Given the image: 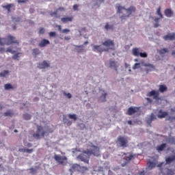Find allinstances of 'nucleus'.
Wrapping results in <instances>:
<instances>
[{
  "instance_id": "obj_1",
  "label": "nucleus",
  "mask_w": 175,
  "mask_h": 175,
  "mask_svg": "<svg viewBox=\"0 0 175 175\" xmlns=\"http://www.w3.org/2000/svg\"><path fill=\"white\" fill-rule=\"evenodd\" d=\"M90 147L92 150L88 149L87 150H83L82 154L77 156V159L85 163H90V157L91 155H94V157H99L100 155L99 147L95 145H92Z\"/></svg>"
},
{
  "instance_id": "obj_2",
  "label": "nucleus",
  "mask_w": 175,
  "mask_h": 175,
  "mask_svg": "<svg viewBox=\"0 0 175 175\" xmlns=\"http://www.w3.org/2000/svg\"><path fill=\"white\" fill-rule=\"evenodd\" d=\"M116 8L118 9V13L120 14H122L120 16L121 21H124V20H126L131 14L136 12V7L131 6L129 8H124V7L121 6L120 4L116 5Z\"/></svg>"
},
{
  "instance_id": "obj_3",
  "label": "nucleus",
  "mask_w": 175,
  "mask_h": 175,
  "mask_svg": "<svg viewBox=\"0 0 175 175\" xmlns=\"http://www.w3.org/2000/svg\"><path fill=\"white\" fill-rule=\"evenodd\" d=\"M37 130L36 133L33 135V137L34 139H36L37 140L40 139L41 137H44V136H49L50 133H53V130L51 129H47L44 131V129L43 126L37 125Z\"/></svg>"
},
{
  "instance_id": "obj_4",
  "label": "nucleus",
  "mask_w": 175,
  "mask_h": 175,
  "mask_svg": "<svg viewBox=\"0 0 175 175\" xmlns=\"http://www.w3.org/2000/svg\"><path fill=\"white\" fill-rule=\"evenodd\" d=\"M122 159L124 161L122 164V167L128 166L129 163H131V161H133L137 158L138 154L132 152H122Z\"/></svg>"
},
{
  "instance_id": "obj_5",
  "label": "nucleus",
  "mask_w": 175,
  "mask_h": 175,
  "mask_svg": "<svg viewBox=\"0 0 175 175\" xmlns=\"http://www.w3.org/2000/svg\"><path fill=\"white\" fill-rule=\"evenodd\" d=\"M18 44V41L16 40V38L9 35L6 38H0V46H4V44H7V46H10V44Z\"/></svg>"
},
{
  "instance_id": "obj_6",
  "label": "nucleus",
  "mask_w": 175,
  "mask_h": 175,
  "mask_svg": "<svg viewBox=\"0 0 175 175\" xmlns=\"http://www.w3.org/2000/svg\"><path fill=\"white\" fill-rule=\"evenodd\" d=\"M128 137H125L124 136L120 135L118 137L116 140V144L120 146V147H123V148H126L128 147Z\"/></svg>"
},
{
  "instance_id": "obj_7",
  "label": "nucleus",
  "mask_w": 175,
  "mask_h": 175,
  "mask_svg": "<svg viewBox=\"0 0 175 175\" xmlns=\"http://www.w3.org/2000/svg\"><path fill=\"white\" fill-rule=\"evenodd\" d=\"M162 165H163V163H161L158 165V167H160V172L163 175H174L175 174V171H173L172 170H169V168H163Z\"/></svg>"
},
{
  "instance_id": "obj_8",
  "label": "nucleus",
  "mask_w": 175,
  "mask_h": 175,
  "mask_svg": "<svg viewBox=\"0 0 175 175\" xmlns=\"http://www.w3.org/2000/svg\"><path fill=\"white\" fill-rule=\"evenodd\" d=\"M141 65H142V66L145 67V72L146 73H148L149 72H152V70H154V69H155V66H154V64H151L149 63H145L144 62H141Z\"/></svg>"
},
{
  "instance_id": "obj_9",
  "label": "nucleus",
  "mask_w": 175,
  "mask_h": 175,
  "mask_svg": "<svg viewBox=\"0 0 175 175\" xmlns=\"http://www.w3.org/2000/svg\"><path fill=\"white\" fill-rule=\"evenodd\" d=\"M54 159L60 165H64V163H65L64 161H68V158L66 157V156H59L58 154H55L54 156Z\"/></svg>"
},
{
  "instance_id": "obj_10",
  "label": "nucleus",
  "mask_w": 175,
  "mask_h": 175,
  "mask_svg": "<svg viewBox=\"0 0 175 175\" xmlns=\"http://www.w3.org/2000/svg\"><path fill=\"white\" fill-rule=\"evenodd\" d=\"M80 169L82 170V172H87V170H88V167H80L79 164H74L71 167V170H72V172H79Z\"/></svg>"
},
{
  "instance_id": "obj_11",
  "label": "nucleus",
  "mask_w": 175,
  "mask_h": 175,
  "mask_svg": "<svg viewBox=\"0 0 175 175\" xmlns=\"http://www.w3.org/2000/svg\"><path fill=\"white\" fill-rule=\"evenodd\" d=\"M147 96H153V99L158 100L159 99V92L152 90L147 94Z\"/></svg>"
},
{
  "instance_id": "obj_12",
  "label": "nucleus",
  "mask_w": 175,
  "mask_h": 175,
  "mask_svg": "<svg viewBox=\"0 0 175 175\" xmlns=\"http://www.w3.org/2000/svg\"><path fill=\"white\" fill-rule=\"evenodd\" d=\"M137 111H139V107H129L127 111L128 116H132L133 114H135V113H137Z\"/></svg>"
},
{
  "instance_id": "obj_13",
  "label": "nucleus",
  "mask_w": 175,
  "mask_h": 175,
  "mask_svg": "<svg viewBox=\"0 0 175 175\" xmlns=\"http://www.w3.org/2000/svg\"><path fill=\"white\" fill-rule=\"evenodd\" d=\"M109 66L110 68H113L116 72H118V66H120V64L117 62L110 61Z\"/></svg>"
},
{
  "instance_id": "obj_14",
  "label": "nucleus",
  "mask_w": 175,
  "mask_h": 175,
  "mask_svg": "<svg viewBox=\"0 0 175 175\" xmlns=\"http://www.w3.org/2000/svg\"><path fill=\"white\" fill-rule=\"evenodd\" d=\"M61 21L64 24H66V23H69V22L72 23V21H73V16H66V17L62 18Z\"/></svg>"
},
{
  "instance_id": "obj_15",
  "label": "nucleus",
  "mask_w": 175,
  "mask_h": 175,
  "mask_svg": "<svg viewBox=\"0 0 175 175\" xmlns=\"http://www.w3.org/2000/svg\"><path fill=\"white\" fill-rule=\"evenodd\" d=\"M175 161V155L167 157L165 158V165H170L172 162Z\"/></svg>"
},
{
  "instance_id": "obj_16",
  "label": "nucleus",
  "mask_w": 175,
  "mask_h": 175,
  "mask_svg": "<svg viewBox=\"0 0 175 175\" xmlns=\"http://www.w3.org/2000/svg\"><path fill=\"white\" fill-rule=\"evenodd\" d=\"M164 40H175V33L167 34L163 36Z\"/></svg>"
},
{
  "instance_id": "obj_17",
  "label": "nucleus",
  "mask_w": 175,
  "mask_h": 175,
  "mask_svg": "<svg viewBox=\"0 0 175 175\" xmlns=\"http://www.w3.org/2000/svg\"><path fill=\"white\" fill-rule=\"evenodd\" d=\"M49 66L50 64L47 63L46 61H44L38 64V68L40 69H46V68H49Z\"/></svg>"
},
{
  "instance_id": "obj_18",
  "label": "nucleus",
  "mask_w": 175,
  "mask_h": 175,
  "mask_svg": "<svg viewBox=\"0 0 175 175\" xmlns=\"http://www.w3.org/2000/svg\"><path fill=\"white\" fill-rule=\"evenodd\" d=\"M103 46H105V47H110V46H112L114 47V42L111 40H107L103 42Z\"/></svg>"
},
{
  "instance_id": "obj_19",
  "label": "nucleus",
  "mask_w": 175,
  "mask_h": 175,
  "mask_svg": "<svg viewBox=\"0 0 175 175\" xmlns=\"http://www.w3.org/2000/svg\"><path fill=\"white\" fill-rule=\"evenodd\" d=\"M168 113L166 111H162V109H160L159 111V113L157 115L158 118H165V117L167 116Z\"/></svg>"
},
{
  "instance_id": "obj_20",
  "label": "nucleus",
  "mask_w": 175,
  "mask_h": 175,
  "mask_svg": "<svg viewBox=\"0 0 175 175\" xmlns=\"http://www.w3.org/2000/svg\"><path fill=\"white\" fill-rule=\"evenodd\" d=\"M140 53H141L140 52V49H139V48H133L132 49V54L135 57H139Z\"/></svg>"
},
{
  "instance_id": "obj_21",
  "label": "nucleus",
  "mask_w": 175,
  "mask_h": 175,
  "mask_svg": "<svg viewBox=\"0 0 175 175\" xmlns=\"http://www.w3.org/2000/svg\"><path fill=\"white\" fill-rule=\"evenodd\" d=\"M47 44H50L49 40L43 39L38 44L40 47H45Z\"/></svg>"
},
{
  "instance_id": "obj_22",
  "label": "nucleus",
  "mask_w": 175,
  "mask_h": 175,
  "mask_svg": "<svg viewBox=\"0 0 175 175\" xmlns=\"http://www.w3.org/2000/svg\"><path fill=\"white\" fill-rule=\"evenodd\" d=\"M166 147H167L166 144H162L159 146H157L156 148L159 152H161V151H163L165 150V148H166Z\"/></svg>"
},
{
  "instance_id": "obj_23",
  "label": "nucleus",
  "mask_w": 175,
  "mask_h": 175,
  "mask_svg": "<svg viewBox=\"0 0 175 175\" xmlns=\"http://www.w3.org/2000/svg\"><path fill=\"white\" fill-rule=\"evenodd\" d=\"M164 14L166 16V17H172V16H173V11L169 8H167L164 11Z\"/></svg>"
},
{
  "instance_id": "obj_24",
  "label": "nucleus",
  "mask_w": 175,
  "mask_h": 175,
  "mask_svg": "<svg viewBox=\"0 0 175 175\" xmlns=\"http://www.w3.org/2000/svg\"><path fill=\"white\" fill-rule=\"evenodd\" d=\"M93 51H98V53H103V51H105V49H103V48H102L100 45L99 46L94 45L93 46Z\"/></svg>"
},
{
  "instance_id": "obj_25",
  "label": "nucleus",
  "mask_w": 175,
  "mask_h": 175,
  "mask_svg": "<svg viewBox=\"0 0 175 175\" xmlns=\"http://www.w3.org/2000/svg\"><path fill=\"white\" fill-rule=\"evenodd\" d=\"M154 119H155V116L154 115V113H152L150 118H148L146 120L147 124H148L151 126V122H152V121H154Z\"/></svg>"
},
{
  "instance_id": "obj_26",
  "label": "nucleus",
  "mask_w": 175,
  "mask_h": 175,
  "mask_svg": "<svg viewBox=\"0 0 175 175\" xmlns=\"http://www.w3.org/2000/svg\"><path fill=\"white\" fill-rule=\"evenodd\" d=\"M159 87V92L163 93L165 92V91H167V87L165 85H160Z\"/></svg>"
},
{
  "instance_id": "obj_27",
  "label": "nucleus",
  "mask_w": 175,
  "mask_h": 175,
  "mask_svg": "<svg viewBox=\"0 0 175 175\" xmlns=\"http://www.w3.org/2000/svg\"><path fill=\"white\" fill-rule=\"evenodd\" d=\"M77 53H83L84 51V45L75 46Z\"/></svg>"
},
{
  "instance_id": "obj_28",
  "label": "nucleus",
  "mask_w": 175,
  "mask_h": 175,
  "mask_svg": "<svg viewBox=\"0 0 175 175\" xmlns=\"http://www.w3.org/2000/svg\"><path fill=\"white\" fill-rule=\"evenodd\" d=\"M3 116L4 117H12V116H14V113L11 110H8L3 113Z\"/></svg>"
},
{
  "instance_id": "obj_29",
  "label": "nucleus",
  "mask_w": 175,
  "mask_h": 175,
  "mask_svg": "<svg viewBox=\"0 0 175 175\" xmlns=\"http://www.w3.org/2000/svg\"><path fill=\"white\" fill-rule=\"evenodd\" d=\"M147 166L149 169H152L153 167H155V163L148 161L147 163Z\"/></svg>"
},
{
  "instance_id": "obj_30",
  "label": "nucleus",
  "mask_w": 175,
  "mask_h": 175,
  "mask_svg": "<svg viewBox=\"0 0 175 175\" xmlns=\"http://www.w3.org/2000/svg\"><path fill=\"white\" fill-rule=\"evenodd\" d=\"M159 53L160 55H163V54H166V53H169V49H167L166 48H163V49H161L160 51H159Z\"/></svg>"
},
{
  "instance_id": "obj_31",
  "label": "nucleus",
  "mask_w": 175,
  "mask_h": 175,
  "mask_svg": "<svg viewBox=\"0 0 175 175\" xmlns=\"http://www.w3.org/2000/svg\"><path fill=\"white\" fill-rule=\"evenodd\" d=\"M68 118L70 120H73L74 121H76L77 120V116L76 114H68Z\"/></svg>"
},
{
  "instance_id": "obj_32",
  "label": "nucleus",
  "mask_w": 175,
  "mask_h": 175,
  "mask_svg": "<svg viewBox=\"0 0 175 175\" xmlns=\"http://www.w3.org/2000/svg\"><path fill=\"white\" fill-rule=\"evenodd\" d=\"M32 51L33 55H39L40 54V51L38 49H33Z\"/></svg>"
},
{
  "instance_id": "obj_33",
  "label": "nucleus",
  "mask_w": 175,
  "mask_h": 175,
  "mask_svg": "<svg viewBox=\"0 0 175 175\" xmlns=\"http://www.w3.org/2000/svg\"><path fill=\"white\" fill-rule=\"evenodd\" d=\"M8 75H9L8 70H4L3 72H0L1 77H5Z\"/></svg>"
},
{
  "instance_id": "obj_34",
  "label": "nucleus",
  "mask_w": 175,
  "mask_h": 175,
  "mask_svg": "<svg viewBox=\"0 0 175 175\" xmlns=\"http://www.w3.org/2000/svg\"><path fill=\"white\" fill-rule=\"evenodd\" d=\"M107 96V93H104L100 97V99L101 102H106V96Z\"/></svg>"
},
{
  "instance_id": "obj_35",
  "label": "nucleus",
  "mask_w": 175,
  "mask_h": 175,
  "mask_svg": "<svg viewBox=\"0 0 175 175\" xmlns=\"http://www.w3.org/2000/svg\"><path fill=\"white\" fill-rule=\"evenodd\" d=\"M105 28L107 30V29H114V26L113 25H109V23H107L105 26Z\"/></svg>"
},
{
  "instance_id": "obj_36",
  "label": "nucleus",
  "mask_w": 175,
  "mask_h": 175,
  "mask_svg": "<svg viewBox=\"0 0 175 175\" xmlns=\"http://www.w3.org/2000/svg\"><path fill=\"white\" fill-rule=\"evenodd\" d=\"M5 90H13V86L10 83H7L5 85Z\"/></svg>"
},
{
  "instance_id": "obj_37",
  "label": "nucleus",
  "mask_w": 175,
  "mask_h": 175,
  "mask_svg": "<svg viewBox=\"0 0 175 175\" xmlns=\"http://www.w3.org/2000/svg\"><path fill=\"white\" fill-rule=\"evenodd\" d=\"M140 65H142V63H135L133 66V69L135 70L136 69H139V68H140Z\"/></svg>"
},
{
  "instance_id": "obj_38",
  "label": "nucleus",
  "mask_w": 175,
  "mask_h": 175,
  "mask_svg": "<svg viewBox=\"0 0 175 175\" xmlns=\"http://www.w3.org/2000/svg\"><path fill=\"white\" fill-rule=\"evenodd\" d=\"M139 57H141V58H147V57H148L147 53H146V52L142 53L141 52L139 53Z\"/></svg>"
},
{
  "instance_id": "obj_39",
  "label": "nucleus",
  "mask_w": 175,
  "mask_h": 175,
  "mask_svg": "<svg viewBox=\"0 0 175 175\" xmlns=\"http://www.w3.org/2000/svg\"><path fill=\"white\" fill-rule=\"evenodd\" d=\"M51 16L53 17V16H55V17H56V18H58V17H59V16H58V10H56L55 12H53L51 14Z\"/></svg>"
},
{
  "instance_id": "obj_40",
  "label": "nucleus",
  "mask_w": 175,
  "mask_h": 175,
  "mask_svg": "<svg viewBox=\"0 0 175 175\" xmlns=\"http://www.w3.org/2000/svg\"><path fill=\"white\" fill-rule=\"evenodd\" d=\"M24 120H31V115L25 113L23 115Z\"/></svg>"
},
{
  "instance_id": "obj_41",
  "label": "nucleus",
  "mask_w": 175,
  "mask_h": 175,
  "mask_svg": "<svg viewBox=\"0 0 175 175\" xmlns=\"http://www.w3.org/2000/svg\"><path fill=\"white\" fill-rule=\"evenodd\" d=\"M63 94L64 96H67L68 99H70V98H72V94L70 93H67L66 92H64Z\"/></svg>"
},
{
  "instance_id": "obj_42",
  "label": "nucleus",
  "mask_w": 175,
  "mask_h": 175,
  "mask_svg": "<svg viewBox=\"0 0 175 175\" xmlns=\"http://www.w3.org/2000/svg\"><path fill=\"white\" fill-rule=\"evenodd\" d=\"M157 13L161 18L163 17V15L161 13V8H158Z\"/></svg>"
},
{
  "instance_id": "obj_43",
  "label": "nucleus",
  "mask_w": 175,
  "mask_h": 175,
  "mask_svg": "<svg viewBox=\"0 0 175 175\" xmlns=\"http://www.w3.org/2000/svg\"><path fill=\"white\" fill-rule=\"evenodd\" d=\"M5 52L6 53H11V54H14V53H16L15 51L12 50V49H10V48L7 49Z\"/></svg>"
},
{
  "instance_id": "obj_44",
  "label": "nucleus",
  "mask_w": 175,
  "mask_h": 175,
  "mask_svg": "<svg viewBox=\"0 0 175 175\" xmlns=\"http://www.w3.org/2000/svg\"><path fill=\"white\" fill-rule=\"evenodd\" d=\"M20 53L14 55L12 57L13 59H18V58H20V56L18 55Z\"/></svg>"
},
{
  "instance_id": "obj_45",
  "label": "nucleus",
  "mask_w": 175,
  "mask_h": 175,
  "mask_svg": "<svg viewBox=\"0 0 175 175\" xmlns=\"http://www.w3.org/2000/svg\"><path fill=\"white\" fill-rule=\"evenodd\" d=\"M65 124H66L67 126H70V125H72V121L69 120H67L66 122H65Z\"/></svg>"
},
{
  "instance_id": "obj_46",
  "label": "nucleus",
  "mask_w": 175,
  "mask_h": 175,
  "mask_svg": "<svg viewBox=\"0 0 175 175\" xmlns=\"http://www.w3.org/2000/svg\"><path fill=\"white\" fill-rule=\"evenodd\" d=\"M4 8H5V9H7V10H8V12H10V8H12V4H8L5 6H4Z\"/></svg>"
},
{
  "instance_id": "obj_47",
  "label": "nucleus",
  "mask_w": 175,
  "mask_h": 175,
  "mask_svg": "<svg viewBox=\"0 0 175 175\" xmlns=\"http://www.w3.org/2000/svg\"><path fill=\"white\" fill-rule=\"evenodd\" d=\"M55 35H57V34L54 31L49 32V36H51V38H53V37L55 36Z\"/></svg>"
},
{
  "instance_id": "obj_48",
  "label": "nucleus",
  "mask_w": 175,
  "mask_h": 175,
  "mask_svg": "<svg viewBox=\"0 0 175 175\" xmlns=\"http://www.w3.org/2000/svg\"><path fill=\"white\" fill-rule=\"evenodd\" d=\"M62 33H68V32H70L69 29H64L62 31Z\"/></svg>"
},
{
  "instance_id": "obj_49",
  "label": "nucleus",
  "mask_w": 175,
  "mask_h": 175,
  "mask_svg": "<svg viewBox=\"0 0 175 175\" xmlns=\"http://www.w3.org/2000/svg\"><path fill=\"white\" fill-rule=\"evenodd\" d=\"M26 152H27V154H32L33 149H26Z\"/></svg>"
},
{
  "instance_id": "obj_50",
  "label": "nucleus",
  "mask_w": 175,
  "mask_h": 175,
  "mask_svg": "<svg viewBox=\"0 0 175 175\" xmlns=\"http://www.w3.org/2000/svg\"><path fill=\"white\" fill-rule=\"evenodd\" d=\"M73 10H79V5L75 4L73 5Z\"/></svg>"
},
{
  "instance_id": "obj_51",
  "label": "nucleus",
  "mask_w": 175,
  "mask_h": 175,
  "mask_svg": "<svg viewBox=\"0 0 175 175\" xmlns=\"http://www.w3.org/2000/svg\"><path fill=\"white\" fill-rule=\"evenodd\" d=\"M57 12H64L65 10V8L63 7H59L57 9Z\"/></svg>"
},
{
  "instance_id": "obj_52",
  "label": "nucleus",
  "mask_w": 175,
  "mask_h": 175,
  "mask_svg": "<svg viewBox=\"0 0 175 175\" xmlns=\"http://www.w3.org/2000/svg\"><path fill=\"white\" fill-rule=\"evenodd\" d=\"M19 152H26L27 149L26 148H20L18 150Z\"/></svg>"
},
{
  "instance_id": "obj_53",
  "label": "nucleus",
  "mask_w": 175,
  "mask_h": 175,
  "mask_svg": "<svg viewBox=\"0 0 175 175\" xmlns=\"http://www.w3.org/2000/svg\"><path fill=\"white\" fill-rule=\"evenodd\" d=\"M56 27L57 28L58 31L62 32V27H61V25H58L56 26Z\"/></svg>"
},
{
  "instance_id": "obj_54",
  "label": "nucleus",
  "mask_w": 175,
  "mask_h": 175,
  "mask_svg": "<svg viewBox=\"0 0 175 175\" xmlns=\"http://www.w3.org/2000/svg\"><path fill=\"white\" fill-rule=\"evenodd\" d=\"M39 33H41V34L44 33V28H40L39 31Z\"/></svg>"
},
{
  "instance_id": "obj_55",
  "label": "nucleus",
  "mask_w": 175,
  "mask_h": 175,
  "mask_svg": "<svg viewBox=\"0 0 175 175\" xmlns=\"http://www.w3.org/2000/svg\"><path fill=\"white\" fill-rule=\"evenodd\" d=\"M146 100H147L149 103H152V100L151 98H146Z\"/></svg>"
},
{
  "instance_id": "obj_56",
  "label": "nucleus",
  "mask_w": 175,
  "mask_h": 175,
  "mask_svg": "<svg viewBox=\"0 0 175 175\" xmlns=\"http://www.w3.org/2000/svg\"><path fill=\"white\" fill-rule=\"evenodd\" d=\"M0 53H5V48H2V47H1L0 48Z\"/></svg>"
},
{
  "instance_id": "obj_57",
  "label": "nucleus",
  "mask_w": 175,
  "mask_h": 175,
  "mask_svg": "<svg viewBox=\"0 0 175 175\" xmlns=\"http://www.w3.org/2000/svg\"><path fill=\"white\" fill-rule=\"evenodd\" d=\"M158 27H159V23L158 22H156V23L154 24V28H158Z\"/></svg>"
},
{
  "instance_id": "obj_58",
  "label": "nucleus",
  "mask_w": 175,
  "mask_h": 175,
  "mask_svg": "<svg viewBox=\"0 0 175 175\" xmlns=\"http://www.w3.org/2000/svg\"><path fill=\"white\" fill-rule=\"evenodd\" d=\"M25 1L26 0H18V3H25Z\"/></svg>"
},
{
  "instance_id": "obj_59",
  "label": "nucleus",
  "mask_w": 175,
  "mask_h": 175,
  "mask_svg": "<svg viewBox=\"0 0 175 175\" xmlns=\"http://www.w3.org/2000/svg\"><path fill=\"white\" fill-rule=\"evenodd\" d=\"M30 170H31V173L36 172V170L33 169V167L30 168Z\"/></svg>"
},
{
  "instance_id": "obj_60",
  "label": "nucleus",
  "mask_w": 175,
  "mask_h": 175,
  "mask_svg": "<svg viewBox=\"0 0 175 175\" xmlns=\"http://www.w3.org/2000/svg\"><path fill=\"white\" fill-rule=\"evenodd\" d=\"M27 146L29 147V148H31V147H32V144L28 143V144H27Z\"/></svg>"
},
{
  "instance_id": "obj_61",
  "label": "nucleus",
  "mask_w": 175,
  "mask_h": 175,
  "mask_svg": "<svg viewBox=\"0 0 175 175\" xmlns=\"http://www.w3.org/2000/svg\"><path fill=\"white\" fill-rule=\"evenodd\" d=\"M146 173L144 172V171H142L141 172H139V175H145Z\"/></svg>"
},
{
  "instance_id": "obj_62",
  "label": "nucleus",
  "mask_w": 175,
  "mask_h": 175,
  "mask_svg": "<svg viewBox=\"0 0 175 175\" xmlns=\"http://www.w3.org/2000/svg\"><path fill=\"white\" fill-rule=\"evenodd\" d=\"M65 40H70V37H68V36H66L64 38Z\"/></svg>"
},
{
  "instance_id": "obj_63",
  "label": "nucleus",
  "mask_w": 175,
  "mask_h": 175,
  "mask_svg": "<svg viewBox=\"0 0 175 175\" xmlns=\"http://www.w3.org/2000/svg\"><path fill=\"white\" fill-rule=\"evenodd\" d=\"M154 21H155L156 23H158V21H159V18H154Z\"/></svg>"
},
{
  "instance_id": "obj_64",
  "label": "nucleus",
  "mask_w": 175,
  "mask_h": 175,
  "mask_svg": "<svg viewBox=\"0 0 175 175\" xmlns=\"http://www.w3.org/2000/svg\"><path fill=\"white\" fill-rule=\"evenodd\" d=\"M38 100H39L38 97L34 98V102H38Z\"/></svg>"
}]
</instances>
